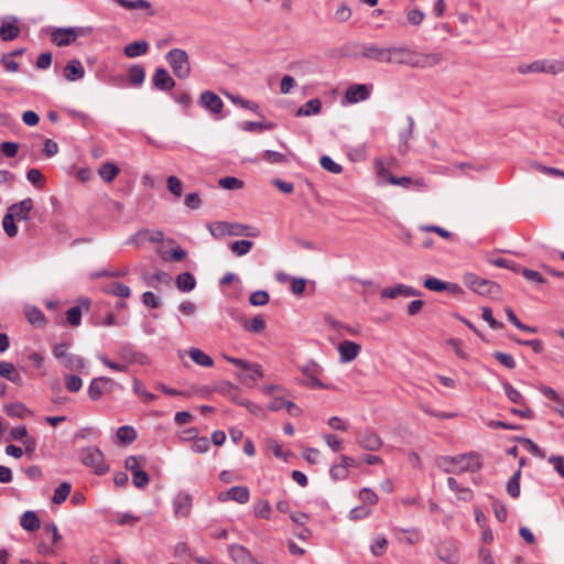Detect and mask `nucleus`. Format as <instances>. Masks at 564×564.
<instances>
[{"mask_svg":"<svg viewBox=\"0 0 564 564\" xmlns=\"http://www.w3.org/2000/svg\"><path fill=\"white\" fill-rule=\"evenodd\" d=\"M362 55L366 58L379 62V63H389L391 62L390 57V47H379L377 45H368L364 47Z\"/></svg>","mask_w":564,"mask_h":564,"instance_id":"21","label":"nucleus"},{"mask_svg":"<svg viewBox=\"0 0 564 564\" xmlns=\"http://www.w3.org/2000/svg\"><path fill=\"white\" fill-rule=\"evenodd\" d=\"M20 525L29 531L33 532L41 525L40 519L34 511L28 510L20 518Z\"/></svg>","mask_w":564,"mask_h":564,"instance_id":"29","label":"nucleus"},{"mask_svg":"<svg viewBox=\"0 0 564 564\" xmlns=\"http://www.w3.org/2000/svg\"><path fill=\"white\" fill-rule=\"evenodd\" d=\"M488 262L495 267L509 269L511 271L520 270L519 264L505 258H490L488 259Z\"/></svg>","mask_w":564,"mask_h":564,"instance_id":"61","label":"nucleus"},{"mask_svg":"<svg viewBox=\"0 0 564 564\" xmlns=\"http://www.w3.org/2000/svg\"><path fill=\"white\" fill-rule=\"evenodd\" d=\"M322 110V101L318 98H313L306 101L302 107H300L296 111L297 117H308L318 115Z\"/></svg>","mask_w":564,"mask_h":564,"instance_id":"30","label":"nucleus"},{"mask_svg":"<svg viewBox=\"0 0 564 564\" xmlns=\"http://www.w3.org/2000/svg\"><path fill=\"white\" fill-rule=\"evenodd\" d=\"M267 327V322L261 315L254 316L250 321H243V328L249 333L259 334Z\"/></svg>","mask_w":564,"mask_h":564,"instance_id":"41","label":"nucleus"},{"mask_svg":"<svg viewBox=\"0 0 564 564\" xmlns=\"http://www.w3.org/2000/svg\"><path fill=\"white\" fill-rule=\"evenodd\" d=\"M191 449L197 454L206 453L209 449L208 438L205 436H202V437L196 436V438L193 441V443L191 445Z\"/></svg>","mask_w":564,"mask_h":564,"instance_id":"64","label":"nucleus"},{"mask_svg":"<svg viewBox=\"0 0 564 564\" xmlns=\"http://www.w3.org/2000/svg\"><path fill=\"white\" fill-rule=\"evenodd\" d=\"M66 321L73 326H79L82 322V310L79 306H73L66 312Z\"/></svg>","mask_w":564,"mask_h":564,"instance_id":"63","label":"nucleus"},{"mask_svg":"<svg viewBox=\"0 0 564 564\" xmlns=\"http://www.w3.org/2000/svg\"><path fill=\"white\" fill-rule=\"evenodd\" d=\"M250 499V491L245 486H234L229 488L227 491L220 492L218 495V500L221 502L232 500L238 503H247Z\"/></svg>","mask_w":564,"mask_h":564,"instance_id":"10","label":"nucleus"},{"mask_svg":"<svg viewBox=\"0 0 564 564\" xmlns=\"http://www.w3.org/2000/svg\"><path fill=\"white\" fill-rule=\"evenodd\" d=\"M13 215L7 213L2 219V227L8 237L13 238L18 234V227L14 223Z\"/></svg>","mask_w":564,"mask_h":564,"instance_id":"49","label":"nucleus"},{"mask_svg":"<svg viewBox=\"0 0 564 564\" xmlns=\"http://www.w3.org/2000/svg\"><path fill=\"white\" fill-rule=\"evenodd\" d=\"M117 438L122 444H131L138 437V433L133 426L123 425L117 430Z\"/></svg>","mask_w":564,"mask_h":564,"instance_id":"38","label":"nucleus"},{"mask_svg":"<svg viewBox=\"0 0 564 564\" xmlns=\"http://www.w3.org/2000/svg\"><path fill=\"white\" fill-rule=\"evenodd\" d=\"M436 555L441 561L447 564H455L458 561L456 545L448 541L442 542L437 545Z\"/></svg>","mask_w":564,"mask_h":564,"instance_id":"20","label":"nucleus"},{"mask_svg":"<svg viewBox=\"0 0 564 564\" xmlns=\"http://www.w3.org/2000/svg\"><path fill=\"white\" fill-rule=\"evenodd\" d=\"M520 477L521 470L518 469L507 482V491L512 498L520 496Z\"/></svg>","mask_w":564,"mask_h":564,"instance_id":"46","label":"nucleus"},{"mask_svg":"<svg viewBox=\"0 0 564 564\" xmlns=\"http://www.w3.org/2000/svg\"><path fill=\"white\" fill-rule=\"evenodd\" d=\"M119 174V169L117 165H115L113 163H104L100 169H99V175L100 177L107 182V183H110L112 182L116 176Z\"/></svg>","mask_w":564,"mask_h":564,"instance_id":"42","label":"nucleus"},{"mask_svg":"<svg viewBox=\"0 0 564 564\" xmlns=\"http://www.w3.org/2000/svg\"><path fill=\"white\" fill-rule=\"evenodd\" d=\"M371 88V85L366 84L350 85L345 93V98L348 104L365 101L370 98Z\"/></svg>","mask_w":564,"mask_h":564,"instance_id":"9","label":"nucleus"},{"mask_svg":"<svg viewBox=\"0 0 564 564\" xmlns=\"http://www.w3.org/2000/svg\"><path fill=\"white\" fill-rule=\"evenodd\" d=\"M150 481L148 473L143 469H138L132 474V484L137 488H144Z\"/></svg>","mask_w":564,"mask_h":564,"instance_id":"62","label":"nucleus"},{"mask_svg":"<svg viewBox=\"0 0 564 564\" xmlns=\"http://www.w3.org/2000/svg\"><path fill=\"white\" fill-rule=\"evenodd\" d=\"M85 69L79 59H70L63 69V76L68 82H76L84 77Z\"/></svg>","mask_w":564,"mask_h":564,"instance_id":"22","label":"nucleus"},{"mask_svg":"<svg viewBox=\"0 0 564 564\" xmlns=\"http://www.w3.org/2000/svg\"><path fill=\"white\" fill-rule=\"evenodd\" d=\"M23 313L28 322L34 327H43L46 324V318L44 313L34 305H25L23 307Z\"/></svg>","mask_w":564,"mask_h":564,"instance_id":"23","label":"nucleus"},{"mask_svg":"<svg viewBox=\"0 0 564 564\" xmlns=\"http://www.w3.org/2000/svg\"><path fill=\"white\" fill-rule=\"evenodd\" d=\"M153 86L162 91L171 90L175 86V80L163 67H158L152 76Z\"/></svg>","mask_w":564,"mask_h":564,"instance_id":"18","label":"nucleus"},{"mask_svg":"<svg viewBox=\"0 0 564 564\" xmlns=\"http://www.w3.org/2000/svg\"><path fill=\"white\" fill-rule=\"evenodd\" d=\"M0 377L17 384L21 382V376L15 370L13 364L9 361H0Z\"/></svg>","mask_w":564,"mask_h":564,"instance_id":"34","label":"nucleus"},{"mask_svg":"<svg viewBox=\"0 0 564 564\" xmlns=\"http://www.w3.org/2000/svg\"><path fill=\"white\" fill-rule=\"evenodd\" d=\"M226 97L236 106H239L243 109H248L254 113H259L260 107L257 102L252 100L245 99L238 95H234L230 93H226Z\"/></svg>","mask_w":564,"mask_h":564,"instance_id":"36","label":"nucleus"},{"mask_svg":"<svg viewBox=\"0 0 564 564\" xmlns=\"http://www.w3.org/2000/svg\"><path fill=\"white\" fill-rule=\"evenodd\" d=\"M339 360L343 364H348L357 358L361 351V346L351 340H343L338 347Z\"/></svg>","mask_w":564,"mask_h":564,"instance_id":"16","label":"nucleus"},{"mask_svg":"<svg viewBox=\"0 0 564 564\" xmlns=\"http://www.w3.org/2000/svg\"><path fill=\"white\" fill-rule=\"evenodd\" d=\"M116 2L128 10H143L151 8V3L147 0H116Z\"/></svg>","mask_w":564,"mask_h":564,"instance_id":"47","label":"nucleus"},{"mask_svg":"<svg viewBox=\"0 0 564 564\" xmlns=\"http://www.w3.org/2000/svg\"><path fill=\"white\" fill-rule=\"evenodd\" d=\"M72 490V485L69 482H62L55 490L53 495V502L56 505L63 503L67 497L69 496Z\"/></svg>","mask_w":564,"mask_h":564,"instance_id":"43","label":"nucleus"},{"mask_svg":"<svg viewBox=\"0 0 564 564\" xmlns=\"http://www.w3.org/2000/svg\"><path fill=\"white\" fill-rule=\"evenodd\" d=\"M253 247V242L250 240H237L229 243V249L237 256H245L250 252Z\"/></svg>","mask_w":564,"mask_h":564,"instance_id":"44","label":"nucleus"},{"mask_svg":"<svg viewBox=\"0 0 564 564\" xmlns=\"http://www.w3.org/2000/svg\"><path fill=\"white\" fill-rule=\"evenodd\" d=\"M270 301V295L267 291H256L250 294L249 302L252 306H263Z\"/></svg>","mask_w":564,"mask_h":564,"instance_id":"54","label":"nucleus"},{"mask_svg":"<svg viewBox=\"0 0 564 564\" xmlns=\"http://www.w3.org/2000/svg\"><path fill=\"white\" fill-rule=\"evenodd\" d=\"M91 28H50L47 33L57 46H67L76 41L78 36L90 32Z\"/></svg>","mask_w":564,"mask_h":564,"instance_id":"4","label":"nucleus"},{"mask_svg":"<svg viewBox=\"0 0 564 564\" xmlns=\"http://www.w3.org/2000/svg\"><path fill=\"white\" fill-rule=\"evenodd\" d=\"M164 238V235L161 230H149V229H141L137 231L134 235L130 236L127 240V243H132L140 246L144 241L150 242H161Z\"/></svg>","mask_w":564,"mask_h":564,"instance_id":"14","label":"nucleus"},{"mask_svg":"<svg viewBox=\"0 0 564 564\" xmlns=\"http://www.w3.org/2000/svg\"><path fill=\"white\" fill-rule=\"evenodd\" d=\"M79 459L86 467L91 468L97 475H105L109 466L105 463L104 453L96 446L83 448Z\"/></svg>","mask_w":564,"mask_h":564,"instance_id":"3","label":"nucleus"},{"mask_svg":"<svg viewBox=\"0 0 564 564\" xmlns=\"http://www.w3.org/2000/svg\"><path fill=\"white\" fill-rule=\"evenodd\" d=\"M129 83L134 87H140L145 79V69L142 65L135 64L128 69Z\"/></svg>","mask_w":564,"mask_h":564,"instance_id":"33","label":"nucleus"},{"mask_svg":"<svg viewBox=\"0 0 564 564\" xmlns=\"http://www.w3.org/2000/svg\"><path fill=\"white\" fill-rule=\"evenodd\" d=\"M228 552L231 560L236 564H261L257 561L247 547L240 544H231L228 546Z\"/></svg>","mask_w":564,"mask_h":564,"instance_id":"11","label":"nucleus"},{"mask_svg":"<svg viewBox=\"0 0 564 564\" xmlns=\"http://www.w3.org/2000/svg\"><path fill=\"white\" fill-rule=\"evenodd\" d=\"M32 209H33V200H32V198L28 197L19 203L11 205L8 208V213L13 215V217L17 218L18 220H29L30 212Z\"/></svg>","mask_w":564,"mask_h":564,"instance_id":"19","label":"nucleus"},{"mask_svg":"<svg viewBox=\"0 0 564 564\" xmlns=\"http://www.w3.org/2000/svg\"><path fill=\"white\" fill-rule=\"evenodd\" d=\"M193 505L192 495L188 492H177L173 499V510L177 517H187L191 513Z\"/></svg>","mask_w":564,"mask_h":564,"instance_id":"15","label":"nucleus"},{"mask_svg":"<svg viewBox=\"0 0 564 564\" xmlns=\"http://www.w3.org/2000/svg\"><path fill=\"white\" fill-rule=\"evenodd\" d=\"M218 184L221 188H225L228 191L240 189L243 187V182L234 176L223 177L219 180Z\"/></svg>","mask_w":564,"mask_h":564,"instance_id":"51","label":"nucleus"},{"mask_svg":"<svg viewBox=\"0 0 564 564\" xmlns=\"http://www.w3.org/2000/svg\"><path fill=\"white\" fill-rule=\"evenodd\" d=\"M188 356L198 366L206 367V368H210L214 366L213 358L199 348L191 347L188 349Z\"/></svg>","mask_w":564,"mask_h":564,"instance_id":"27","label":"nucleus"},{"mask_svg":"<svg viewBox=\"0 0 564 564\" xmlns=\"http://www.w3.org/2000/svg\"><path fill=\"white\" fill-rule=\"evenodd\" d=\"M388 541L384 536L378 535L370 545V551L375 556H381L387 550Z\"/></svg>","mask_w":564,"mask_h":564,"instance_id":"53","label":"nucleus"},{"mask_svg":"<svg viewBox=\"0 0 564 564\" xmlns=\"http://www.w3.org/2000/svg\"><path fill=\"white\" fill-rule=\"evenodd\" d=\"M167 189L175 196L181 197L183 193V183L174 175L169 176L166 180Z\"/></svg>","mask_w":564,"mask_h":564,"instance_id":"56","label":"nucleus"},{"mask_svg":"<svg viewBox=\"0 0 564 564\" xmlns=\"http://www.w3.org/2000/svg\"><path fill=\"white\" fill-rule=\"evenodd\" d=\"M424 288H426L430 291H434V292H443L445 290L455 292L456 290H459V286L457 284L446 283L444 281H441V280L434 278V276L427 278L424 281Z\"/></svg>","mask_w":564,"mask_h":564,"instance_id":"26","label":"nucleus"},{"mask_svg":"<svg viewBox=\"0 0 564 564\" xmlns=\"http://www.w3.org/2000/svg\"><path fill=\"white\" fill-rule=\"evenodd\" d=\"M61 365L68 370L82 372L86 368L87 362L83 357L69 352Z\"/></svg>","mask_w":564,"mask_h":564,"instance_id":"31","label":"nucleus"},{"mask_svg":"<svg viewBox=\"0 0 564 564\" xmlns=\"http://www.w3.org/2000/svg\"><path fill=\"white\" fill-rule=\"evenodd\" d=\"M518 72L520 74L543 73L544 72V61H534L531 64L520 65L518 67Z\"/></svg>","mask_w":564,"mask_h":564,"instance_id":"58","label":"nucleus"},{"mask_svg":"<svg viewBox=\"0 0 564 564\" xmlns=\"http://www.w3.org/2000/svg\"><path fill=\"white\" fill-rule=\"evenodd\" d=\"M149 50L147 41H135L124 46L123 52L129 58H134L144 55Z\"/></svg>","mask_w":564,"mask_h":564,"instance_id":"28","label":"nucleus"},{"mask_svg":"<svg viewBox=\"0 0 564 564\" xmlns=\"http://www.w3.org/2000/svg\"><path fill=\"white\" fill-rule=\"evenodd\" d=\"M271 505L268 500H261L254 506V516L261 519H270L271 516Z\"/></svg>","mask_w":564,"mask_h":564,"instance_id":"55","label":"nucleus"},{"mask_svg":"<svg viewBox=\"0 0 564 564\" xmlns=\"http://www.w3.org/2000/svg\"><path fill=\"white\" fill-rule=\"evenodd\" d=\"M262 159L271 164H282L288 162V159L284 154L272 150H265L262 153Z\"/></svg>","mask_w":564,"mask_h":564,"instance_id":"57","label":"nucleus"},{"mask_svg":"<svg viewBox=\"0 0 564 564\" xmlns=\"http://www.w3.org/2000/svg\"><path fill=\"white\" fill-rule=\"evenodd\" d=\"M443 61L441 53H419L412 51L411 67L430 68L438 65Z\"/></svg>","mask_w":564,"mask_h":564,"instance_id":"7","label":"nucleus"},{"mask_svg":"<svg viewBox=\"0 0 564 564\" xmlns=\"http://www.w3.org/2000/svg\"><path fill=\"white\" fill-rule=\"evenodd\" d=\"M118 386L115 380L108 377H98L91 380L88 387V395L91 400L97 401L105 392H109L113 387Z\"/></svg>","mask_w":564,"mask_h":564,"instance_id":"6","label":"nucleus"},{"mask_svg":"<svg viewBox=\"0 0 564 564\" xmlns=\"http://www.w3.org/2000/svg\"><path fill=\"white\" fill-rule=\"evenodd\" d=\"M391 64L411 65L412 50L405 46L390 47Z\"/></svg>","mask_w":564,"mask_h":564,"instance_id":"24","label":"nucleus"},{"mask_svg":"<svg viewBox=\"0 0 564 564\" xmlns=\"http://www.w3.org/2000/svg\"><path fill=\"white\" fill-rule=\"evenodd\" d=\"M506 314H507V317L508 319L517 327L519 328L520 330H523V332H528V333H535L536 332V328L535 327H532V326H529V325H525L521 322V319H519L517 317V315L514 314L513 310L511 307H506Z\"/></svg>","mask_w":564,"mask_h":564,"instance_id":"48","label":"nucleus"},{"mask_svg":"<svg viewBox=\"0 0 564 564\" xmlns=\"http://www.w3.org/2000/svg\"><path fill=\"white\" fill-rule=\"evenodd\" d=\"M20 29L18 26V19L9 15L2 19L0 25V39L9 42L18 37Z\"/></svg>","mask_w":564,"mask_h":564,"instance_id":"13","label":"nucleus"},{"mask_svg":"<svg viewBox=\"0 0 564 564\" xmlns=\"http://www.w3.org/2000/svg\"><path fill=\"white\" fill-rule=\"evenodd\" d=\"M501 386L503 388L506 397L511 401L512 403L524 405L525 399L521 394L519 390L513 388L508 381H502Z\"/></svg>","mask_w":564,"mask_h":564,"instance_id":"40","label":"nucleus"},{"mask_svg":"<svg viewBox=\"0 0 564 564\" xmlns=\"http://www.w3.org/2000/svg\"><path fill=\"white\" fill-rule=\"evenodd\" d=\"M104 290L106 293L112 294L120 299H128L131 295L130 288L121 282H112L105 286Z\"/></svg>","mask_w":564,"mask_h":564,"instance_id":"37","label":"nucleus"},{"mask_svg":"<svg viewBox=\"0 0 564 564\" xmlns=\"http://www.w3.org/2000/svg\"><path fill=\"white\" fill-rule=\"evenodd\" d=\"M6 413L11 417L24 419L32 415V412L25 406L24 403L15 402L6 405Z\"/></svg>","mask_w":564,"mask_h":564,"instance_id":"35","label":"nucleus"},{"mask_svg":"<svg viewBox=\"0 0 564 564\" xmlns=\"http://www.w3.org/2000/svg\"><path fill=\"white\" fill-rule=\"evenodd\" d=\"M176 286L181 292H191L196 286V279L189 272L180 273L176 276Z\"/></svg>","mask_w":564,"mask_h":564,"instance_id":"32","label":"nucleus"},{"mask_svg":"<svg viewBox=\"0 0 564 564\" xmlns=\"http://www.w3.org/2000/svg\"><path fill=\"white\" fill-rule=\"evenodd\" d=\"M355 466H356V462L354 458L346 456V455H341L340 463L334 464L330 467V470H329L330 477L334 480H344L348 476L349 467H355Z\"/></svg>","mask_w":564,"mask_h":564,"instance_id":"17","label":"nucleus"},{"mask_svg":"<svg viewBox=\"0 0 564 564\" xmlns=\"http://www.w3.org/2000/svg\"><path fill=\"white\" fill-rule=\"evenodd\" d=\"M97 358L109 369L118 372H127L128 371V365L115 362L110 360L106 355L100 354L97 356Z\"/></svg>","mask_w":564,"mask_h":564,"instance_id":"60","label":"nucleus"},{"mask_svg":"<svg viewBox=\"0 0 564 564\" xmlns=\"http://www.w3.org/2000/svg\"><path fill=\"white\" fill-rule=\"evenodd\" d=\"M492 356L495 357V359L500 365H502L507 369H514L516 368L517 364H516V360L512 357V355L507 354V352H502V351H499V350H496V351H494Z\"/></svg>","mask_w":564,"mask_h":564,"instance_id":"52","label":"nucleus"},{"mask_svg":"<svg viewBox=\"0 0 564 564\" xmlns=\"http://www.w3.org/2000/svg\"><path fill=\"white\" fill-rule=\"evenodd\" d=\"M198 105L214 116L220 115L224 108V102L220 97L210 90L200 94Z\"/></svg>","mask_w":564,"mask_h":564,"instance_id":"8","label":"nucleus"},{"mask_svg":"<svg viewBox=\"0 0 564 564\" xmlns=\"http://www.w3.org/2000/svg\"><path fill=\"white\" fill-rule=\"evenodd\" d=\"M165 59L178 79H186L191 76L189 56L184 50H170L165 55Z\"/></svg>","mask_w":564,"mask_h":564,"instance_id":"2","label":"nucleus"},{"mask_svg":"<svg viewBox=\"0 0 564 564\" xmlns=\"http://www.w3.org/2000/svg\"><path fill=\"white\" fill-rule=\"evenodd\" d=\"M132 390L137 395L142 398L144 403H150L156 399V395L149 392L137 378L133 379Z\"/></svg>","mask_w":564,"mask_h":564,"instance_id":"45","label":"nucleus"},{"mask_svg":"<svg viewBox=\"0 0 564 564\" xmlns=\"http://www.w3.org/2000/svg\"><path fill=\"white\" fill-rule=\"evenodd\" d=\"M448 488L458 494V498L464 501H469L473 498V491L469 488L460 487L454 477L447 478Z\"/></svg>","mask_w":564,"mask_h":564,"instance_id":"39","label":"nucleus"},{"mask_svg":"<svg viewBox=\"0 0 564 564\" xmlns=\"http://www.w3.org/2000/svg\"><path fill=\"white\" fill-rule=\"evenodd\" d=\"M275 127L272 122H254V121H246L242 124V129L248 132H253L257 130H272Z\"/></svg>","mask_w":564,"mask_h":564,"instance_id":"59","label":"nucleus"},{"mask_svg":"<svg viewBox=\"0 0 564 564\" xmlns=\"http://www.w3.org/2000/svg\"><path fill=\"white\" fill-rule=\"evenodd\" d=\"M436 465L446 474L475 473L482 466L481 457L475 452L456 456H440Z\"/></svg>","mask_w":564,"mask_h":564,"instance_id":"1","label":"nucleus"},{"mask_svg":"<svg viewBox=\"0 0 564 564\" xmlns=\"http://www.w3.org/2000/svg\"><path fill=\"white\" fill-rule=\"evenodd\" d=\"M419 295H420V291H417L416 289H414L410 285H405V284H395L392 286L384 288L381 291V297H386V299H395L398 296L411 297V296H419Z\"/></svg>","mask_w":564,"mask_h":564,"instance_id":"12","label":"nucleus"},{"mask_svg":"<svg viewBox=\"0 0 564 564\" xmlns=\"http://www.w3.org/2000/svg\"><path fill=\"white\" fill-rule=\"evenodd\" d=\"M358 444L366 451L375 452L381 447L382 441L377 433L366 431L358 440Z\"/></svg>","mask_w":564,"mask_h":564,"instance_id":"25","label":"nucleus"},{"mask_svg":"<svg viewBox=\"0 0 564 564\" xmlns=\"http://www.w3.org/2000/svg\"><path fill=\"white\" fill-rule=\"evenodd\" d=\"M321 166L326 170L327 172H330L333 174H339L343 171V167L340 164L336 163L330 156L323 155L319 159Z\"/></svg>","mask_w":564,"mask_h":564,"instance_id":"50","label":"nucleus"},{"mask_svg":"<svg viewBox=\"0 0 564 564\" xmlns=\"http://www.w3.org/2000/svg\"><path fill=\"white\" fill-rule=\"evenodd\" d=\"M467 288L480 295L494 296L499 293L500 286L494 281L480 278L475 273H466L463 278Z\"/></svg>","mask_w":564,"mask_h":564,"instance_id":"5","label":"nucleus"}]
</instances>
